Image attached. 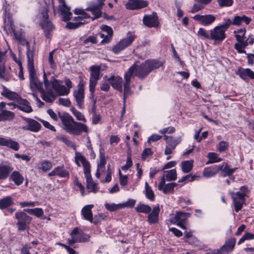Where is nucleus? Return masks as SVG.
Returning <instances> with one entry per match:
<instances>
[{
  "label": "nucleus",
  "instance_id": "nucleus-1",
  "mask_svg": "<svg viewBox=\"0 0 254 254\" xmlns=\"http://www.w3.org/2000/svg\"><path fill=\"white\" fill-rule=\"evenodd\" d=\"M60 118L63 124V128L71 134L80 135L82 132H89V128L86 125L75 122L67 113L61 115Z\"/></svg>",
  "mask_w": 254,
  "mask_h": 254
},
{
  "label": "nucleus",
  "instance_id": "nucleus-2",
  "mask_svg": "<svg viewBox=\"0 0 254 254\" xmlns=\"http://www.w3.org/2000/svg\"><path fill=\"white\" fill-rule=\"evenodd\" d=\"M161 63L156 61H146L138 64L136 63L131 65L127 72L130 70V77L136 76L140 79H143L152 70L160 67Z\"/></svg>",
  "mask_w": 254,
  "mask_h": 254
},
{
  "label": "nucleus",
  "instance_id": "nucleus-3",
  "mask_svg": "<svg viewBox=\"0 0 254 254\" xmlns=\"http://www.w3.org/2000/svg\"><path fill=\"white\" fill-rule=\"evenodd\" d=\"M26 45L27 57L28 59V69L29 74V78L30 80V87L33 90H38L40 91H43L42 83L38 79L34 68V52L30 50L29 42L25 41L23 45Z\"/></svg>",
  "mask_w": 254,
  "mask_h": 254
},
{
  "label": "nucleus",
  "instance_id": "nucleus-4",
  "mask_svg": "<svg viewBox=\"0 0 254 254\" xmlns=\"http://www.w3.org/2000/svg\"><path fill=\"white\" fill-rule=\"evenodd\" d=\"M48 8L47 6L43 8L42 11L39 14L38 17L41 19L40 25L44 30L45 36L47 38H50V32L53 31L55 27L50 21L49 20L48 14Z\"/></svg>",
  "mask_w": 254,
  "mask_h": 254
},
{
  "label": "nucleus",
  "instance_id": "nucleus-5",
  "mask_svg": "<svg viewBox=\"0 0 254 254\" xmlns=\"http://www.w3.org/2000/svg\"><path fill=\"white\" fill-rule=\"evenodd\" d=\"M74 13L76 14L80 15L76 18V20H78L76 22H67L66 27L68 29H75L80 25L88 23L87 19L91 18L90 16L86 13L83 9H75Z\"/></svg>",
  "mask_w": 254,
  "mask_h": 254
},
{
  "label": "nucleus",
  "instance_id": "nucleus-6",
  "mask_svg": "<svg viewBox=\"0 0 254 254\" xmlns=\"http://www.w3.org/2000/svg\"><path fill=\"white\" fill-rule=\"evenodd\" d=\"M15 218L18 220L16 224L18 230L24 231L29 227L32 218L23 211H18L15 214Z\"/></svg>",
  "mask_w": 254,
  "mask_h": 254
},
{
  "label": "nucleus",
  "instance_id": "nucleus-7",
  "mask_svg": "<svg viewBox=\"0 0 254 254\" xmlns=\"http://www.w3.org/2000/svg\"><path fill=\"white\" fill-rule=\"evenodd\" d=\"M44 81L45 86L46 88V91L43 89V91H40L41 93V97L43 100L48 103L53 102L56 98V95L55 94L53 90L51 89H49V82L46 75L45 73L44 74Z\"/></svg>",
  "mask_w": 254,
  "mask_h": 254
},
{
  "label": "nucleus",
  "instance_id": "nucleus-8",
  "mask_svg": "<svg viewBox=\"0 0 254 254\" xmlns=\"http://www.w3.org/2000/svg\"><path fill=\"white\" fill-rule=\"evenodd\" d=\"M189 213L177 212L175 216L172 218L170 222L177 225L183 229H187V219L190 217Z\"/></svg>",
  "mask_w": 254,
  "mask_h": 254
},
{
  "label": "nucleus",
  "instance_id": "nucleus-9",
  "mask_svg": "<svg viewBox=\"0 0 254 254\" xmlns=\"http://www.w3.org/2000/svg\"><path fill=\"white\" fill-rule=\"evenodd\" d=\"M135 38L136 36L135 35L130 34L128 35L127 38L121 40L113 47V52L116 54L119 53L126 48L130 45Z\"/></svg>",
  "mask_w": 254,
  "mask_h": 254
},
{
  "label": "nucleus",
  "instance_id": "nucleus-10",
  "mask_svg": "<svg viewBox=\"0 0 254 254\" xmlns=\"http://www.w3.org/2000/svg\"><path fill=\"white\" fill-rule=\"evenodd\" d=\"M164 136L166 140V146L164 153L165 155H168L172 153L176 146L181 142V137H174L172 136H168L167 135H164Z\"/></svg>",
  "mask_w": 254,
  "mask_h": 254
},
{
  "label": "nucleus",
  "instance_id": "nucleus-11",
  "mask_svg": "<svg viewBox=\"0 0 254 254\" xmlns=\"http://www.w3.org/2000/svg\"><path fill=\"white\" fill-rule=\"evenodd\" d=\"M210 40L216 43L222 42L226 38L225 31L219 25L209 31Z\"/></svg>",
  "mask_w": 254,
  "mask_h": 254
},
{
  "label": "nucleus",
  "instance_id": "nucleus-12",
  "mask_svg": "<svg viewBox=\"0 0 254 254\" xmlns=\"http://www.w3.org/2000/svg\"><path fill=\"white\" fill-rule=\"evenodd\" d=\"M84 83L83 81H80L78 85V89L74 91L73 96L76 100L77 106L79 108H82L83 105Z\"/></svg>",
  "mask_w": 254,
  "mask_h": 254
},
{
  "label": "nucleus",
  "instance_id": "nucleus-13",
  "mask_svg": "<svg viewBox=\"0 0 254 254\" xmlns=\"http://www.w3.org/2000/svg\"><path fill=\"white\" fill-rule=\"evenodd\" d=\"M50 82L52 85L53 89L58 95H67L69 93V89L65 86L61 85L60 81L56 79L53 76H52V79L50 80Z\"/></svg>",
  "mask_w": 254,
  "mask_h": 254
},
{
  "label": "nucleus",
  "instance_id": "nucleus-14",
  "mask_svg": "<svg viewBox=\"0 0 254 254\" xmlns=\"http://www.w3.org/2000/svg\"><path fill=\"white\" fill-rule=\"evenodd\" d=\"M230 193L233 199V203L235 207V211L238 212L242 209L243 204L245 202L244 194V193H240L239 192L236 193L230 192Z\"/></svg>",
  "mask_w": 254,
  "mask_h": 254
},
{
  "label": "nucleus",
  "instance_id": "nucleus-15",
  "mask_svg": "<svg viewBox=\"0 0 254 254\" xmlns=\"http://www.w3.org/2000/svg\"><path fill=\"white\" fill-rule=\"evenodd\" d=\"M193 19L202 25L208 26L215 20L216 17L211 14L204 15L196 14L193 17Z\"/></svg>",
  "mask_w": 254,
  "mask_h": 254
},
{
  "label": "nucleus",
  "instance_id": "nucleus-16",
  "mask_svg": "<svg viewBox=\"0 0 254 254\" xmlns=\"http://www.w3.org/2000/svg\"><path fill=\"white\" fill-rule=\"evenodd\" d=\"M59 9L63 20L65 21H69L72 15L70 8L66 5L64 0H59Z\"/></svg>",
  "mask_w": 254,
  "mask_h": 254
},
{
  "label": "nucleus",
  "instance_id": "nucleus-17",
  "mask_svg": "<svg viewBox=\"0 0 254 254\" xmlns=\"http://www.w3.org/2000/svg\"><path fill=\"white\" fill-rule=\"evenodd\" d=\"M24 120L26 122L27 125L22 127L23 129L30 130L33 132H38L40 130L41 126L37 121L27 118H24Z\"/></svg>",
  "mask_w": 254,
  "mask_h": 254
},
{
  "label": "nucleus",
  "instance_id": "nucleus-18",
  "mask_svg": "<svg viewBox=\"0 0 254 254\" xmlns=\"http://www.w3.org/2000/svg\"><path fill=\"white\" fill-rule=\"evenodd\" d=\"M107 158V157L105 155L104 149L103 148L100 149V162L98 164V168L95 174V176L97 178H99L101 174L105 171Z\"/></svg>",
  "mask_w": 254,
  "mask_h": 254
},
{
  "label": "nucleus",
  "instance_id": "nucleus-19",
  "mask_svg": "<svg viewBox=\"0 0 254 254\" xmlns=\"http://www.w3.org/2000/svg\"><path fill=\"white\" fill-rule=\"evenodd\" d=\"M148 2L143 0H129L126 4V8L128 9H138L146 7Z\"/></svg>",
  "mask_w": 254,
  "mask_h": 254
},
{
  "label": "nucleus",
  "instance_id": "nucleus-20",
  "mask_svg": "<svg viewBox=\"0 0 254 254\" xmlns=\"http://www.w3.org/2000/svg\"><path fill=\"white\" fill-rule=\"evenodd\" d=\"M0 145L6 146L14 151H18L20 148V145L17 141L10 138L3 137H0Z\"/></svg>",
  "mask_w": 254,
  "mask_h": 254
},
{
  "label": "nucleus",
  "instance_id": "nucleus-21",
  "mask_svg": "<svg viewBox=\"0 0 254 254\" xmlns=\"http://www.w3.org/2000/svg\"><path fill=\"white\" fill-rule=\"evenodd\" d=\"M84 174L86 180V187L88 190V192H96L98 190V188L97 185L93 181L91 178L90 170L84 173Z\"/></svg>",
  "mask_w": 254,
  "mask_h": 254
},
{
  "label": "nucleus",
  "instance_id": "nucleus-22",
  "mask_svg": "<svg viewBox=\"0 0 254 254\" xmlns=\"http://www.w3.org/2000/svg\"><path fill=\"white\" fill-rule=\"evenodd\" d=\"M130 70L128 72H126L124 75L125 82L124 83V100L125 102L126 98L127 96L131 94V92L130 89V83L131 82Z\"/></svg>",
  "mask_w": 254,
  "mask_h": 254
},
{
  "label": "nucleus",
  "instance_id": "nucleus-23",
  "mask_svg": "<svg viewBox=\"0 0 254 254\" xmlns=\"http://www.w3.org/2000/svg\"><path fill=\"white\" fill-rule=\"evenodd\" d=\"M157 16L156 14L145 15L143 22L144 25L148 27H156L158 25Z\"/></svg>",
  "mask_w": 254,
  "mask_h": 254
},
{
  "label": "nucleus",
  "instance_id": "nucleus-24",
  "mask_svg": "<svg viewBox=\"0 0 254 254\" xmlns=\"http://www.w3.org/2000/svg\"><path fill=\"white\" fill-rule=\"evenodd\" d=\"M109 83L115 89L122 92L123 79L119 76H112L108 79Z\"/></svg>",
  "mask_w": 254,
  "mask_h": 254
},
{
  "label": "nucleus",
  "instance_id": "nucleus-25",
  "mask_svg": "<svg viewBox=\"0 0 254 254\" xmlns=\"http://www.w3.org/2000/svg\"><path fill=\"white\" fill-rule=\"evenodd\" d=\"M13 168L10 164H0V180H4L9 176Z\"/></svg>",
  "mask_w": 254,
  "mask_h": 254
},
{
  "label": "nucleus",
  "instance_id": "nucleus-26",
  "mask_svg": "<svg viewBox=\"0 0 254 254\" xmlns=\"http://www.w3.org/2000/svg\"><path fill=\"white\" fill-rule=\"evenodd\" d=\"M177 178V174L175 169H172L169 171L165 172V174L161 179V185L160 187L164 184H165V181H175Z\"/></svg>",
  "mask_w": 254,
  "mask_h": 254
},
{
  "label": "nucleus",
  "instance_id": "nucleus-27",
  "mask_svg": "<svg viewBox=\"0 0 254 254\" xmlns=\"http://www.w3.org/2000/svg\"><path fill=\"white\" fill-rule=\"evenodd\" d=\"M102 6L101 3V4H92L87 9V10L91 11L94 15L93 17H91L92 21L101 16Z\"/></svg>",
  "mask_w": 254,
  "mask_h": 254
},
{
  "label": "nucleus",
  "instance_id": "nucleus-28",
  "mask_svg": "<svg viewBox=\"0 0 254 254\" xmlns=\"http://www.w3.org/2000/svg\"><path fill=\"white\" fill-rule=\"evenodd\" d=\"M93 207V204L86 205L81 210V214L83 218L91 223L93 222V215L91 210Z\"/></svg>",
  "mask_w": 254,
  "mask_h": 254
},
{
  "label": "nucleus",
  "instance_id": "nucleus-29",
  "mask_svg": "<svg viewBox=\"0 0 254 254\" xmlns=\"http://www.w3.org/2000/svg\"><path fill=\"white\" fill-rule=\"evenodd\" d=\"M159 212L160 208L159 205L154 207L152 212L148 215V221L149 224H152L158 222Z\"/></svg>",
  "mask_w": 254,
  "mask_h": 254
},
{
  "label": "nucleus",
  "instance_id": "nucleus-30",
  "mask_svg": "<svg viewBox=\"0 0 254 254\" xmlns=\"http://www.w3.org/2000/svg\"><path fill=\"white\" fill-rule=\"evenodd\" d=\"M80 161L84 167V173L90 170V165L86 158L79 152H76L75 156V161Z\"/></svg>",
  "mask_w": 254,
  "mask_h": 254
},
{
  "label": "nucleus",
  "instance_id": "nucleus-31",
  "mask_svg": "<svg viewBox=\"0 0 254 254\" xmlns=\"http://www.w3.org/2000/svg\"><path fill=\"white\" fill-rule=\"evenodd\" d=\"M238 43L235 45V49L240 54L245 53L246 52L245 49L247 46V42L246 41V38H236Z\"/></svg>",
  "mask_w": 254,
  "mask_h": 254
},
{
  "label": "nucleus",
  "instance_id": "nucleus-32",
  "mask_svg": "<svg viewBox=\"0 0 254 254\" xmlns=\"http://www.w3.org/2000/svg\"><path fill=\"white\" fill-rule=\"evenodd\" d=\"M220 167L221 175L223 177L231 175L237 169V168H230L227 163H223L222 165H218Z\"/></svg>",
  "mask_w": 254,
  "mask_h": 254
},
{
  "label": "nucleus",
  "instance_id": "nucleus-33",
  "mask_svg": "<svg viewBox=\"0 0 254 254\" xmlns=\"http://www.w3.org/2000/svg\"><path fill=\"white\" fill-rule=\"evenodd\" d=\"M11 68H6L5 64L0 65V78L8 80L11 78Z\"/></svg>",
  "mask_w": 254,
  "mask_h": 254
},
{
  "label": "nucleus",
  "instance_id": "nucleus-34",
  "mask_svg": "<svg viewBox=\"0 0 254 254\" xmlns=\"http://www.w3.org/2000/svg\"><path fill=\"white\" fill-rule=\"evenodd\" d=\"M103 30L107 32V35H105L103 33L99 34L100 37L103 39L101 41V43H108L111 39V37L113 34V30L111 27L106 25L103 26Z\"/></svg>",
  "mask_w": 254,
  "mask_h": 254
},
{
  "label": "nucleus",
  "instance_id": "nucleus-35",
  "mask_svg": "<svg viewBox=\"0 0 254 254\" xmlns=\"http://www.w3.org/2000/svg\"><path fill=\"white\" fill-rule=\"evenodd\" d=\"M220 169L218 165L211 168H205L203 172V176L206 178H210L216 175L220 171Z\"/></svg>",
  "mask_w": 254,
  "mask_h": 254
},
{
  "label": "nucleus",
  "instance_id": "nucleus-36",
  "mask_svg": "<svg viewBox=\"0 0 254 254\" xmlns=\"http://www.w3.org/2000/svg\"><path fill=\"white\" fill-rule=\"evenodd\" d=\"M238 74L241 78L245 80H247L248 78L254 79V72L249 68L239 69Z\"/></svg>",
  "mask_w": 254,
  "mask_h": 254
},
{
  "label": "nucleus",
  "instance_id": "nucleus-37",
  "mask_svg": "<svg viewBox=\"0 0 254 254\" xmlns=\"http://www.w3.org/2000/svg\"><path fill=\"white\" fill-rule=\"evenodd\" d=\"M252 21L250 17L244 15L242 16H235L234 17L233 23L234 25H240L242 22H245L246 24H249Z\"/></svg>",
  "mask_w": 254,
  "mask_h": 254
},
{
  "label": "nucleus",
  "instance_id": "nucleus-38",
  "mask_svg": "<svg viewBox=\"0 0 254 254\" xmlns=\"http://www.w3.org/2000/svg\"><path fill=\"white\" fill-rule=\"evenodd\" d=\"M161 182L158 185V189L160 190H162L163 193L167 194L172 192L174 189L176 187L178 184L175 183H171L167 184H164L160 187Z\"/></svg>",
  "mask_w": 254,
  "mask_h": 254
},
{
  "label": "nucleus",
  "instance_id": "nucleus-39",
  "mask_svg": "<svg viewBox=\"0 0 254 254\" xmlns=\"http://www.w3.org/2000/svg\"><path fill=\"white\" fill-rule=\"evenodd\" d=\"M71 236H74L76 239H79L81 241L77 243L85 242L88 241L89 236L83 233H79L77 228H74L70 234Z\"/></svg>",
  "mask_w": 254,
  "mask_h": 254
},
{
  "label": "nucleus",
  "instance_id": "nucleus-40",
  "mask_svg": "<svg viewBox=\"0 0 254 254\" xmlns=\"http://www.w3.org/2000/svg\"><path fill=\"white\" fill-rule=\"evenodd\" d=\"M10 179L14 182L17 186L21 185L24 181V178L18 171H14L11 174Z\"/></svg>",
  "mask_w": 254,
  "mask_h": 254
},
{
  "label": "nucleus",
  "instance_id": "nucleus-41",
  "mask_svg": "<svg viewBox=\"0 0 254 254\" xmlns=\"http://www.w3.org/2000/svg\"><path fill=\"white\" fill-rule=\"evenodd\" d=\"M193 160H187L181 162V165L182 171L184 173L190 172L193 168Z\"/></svg>",
  "mask_w": 254,
  "mask_h": 254
},
{
  "label": "nucleus",
  "instance_id": "nucleus-42",
  "mask_svg": "<svg viewBox=\"0 0 254 254\" xmlns=\"http://www.w3.org/2000/svg\"><path fill=\"white\" fill-rule=\"evenodd\" d=\"M90 80L97 81L99 77L100 67L97 66H92L90 68Z\"/></svg>",
  "mask_w": 254,
  "mask_h": 254
},
{
  "label": "nucleus",
  "instance_id": "nucleus-43",
  "mask_svg": "<svg viewBox=\"0 0 254 254\" xmlns=\"http://www.w3.org/2000/svg\"><path fill=\"white\" fill-rule=\"evenodd\" d=\"M14 118V113L5 110H2L0 113V120L11 121Z\"/></svg>",
  "mask_w": 254,
  "mask_h": 254
},
{
  "label": "nucleus",
  "instance_id": "nucleus-44",
  "mask_svg": "<svg viewBox=\"0 0 254 254\" xmlns=\"http://www.w3.org/2000/svg\"><path fill=\"white\" fill-rule=\"evenodd\" d=\"M13 204L12 197L10 196H6L0 200V208L4 209Z\"/></svg>",
  "mask_w": 254,
  "mask_h": 254
},
{
  "label": "nucleus",
  "instance_id": "nucleus-45",
  "mask_svg": "<svg viewBox=\"0 0 254 254\" xmlns=\"http://www.w3.org/2000/svg\"><path fill=\"white\" fill-rule=\"evenodd\" d=\"M136 211L138 212L143 213H149L151 211V208L147 205L143 204H138L135 208Z\"/></svg>",
  "mask_w": 254,
  "mask_h": 254
},
{
  "label": "nucleus",
  "instance_id": "nucleus-46",
  "mask_svg": "<svg viewBox=\"0 0 254 254\" xmlns=\"http://www.w3.org/2000/svg\"><path fill=\"white\" fill-rule=\"evenodd\" d=\"M145 194L146 197L150 200L153 201L154 200V193L147 182L145 183Z\"/></svg>",
  "mask_w": 254,
  "mask_h": 254
},
{
  "label": "nucleus",
  "instance_id": "nucleus-47",
  "mask_svg": "<svg viewBox=\"0 0 254 254\" xmlns=\"http://www.w3.org/2000/svg\"><path fill=\"white\" fill-rule=\"evenodd\" d=\"M2 95L11 100L16 99L18 94L15 92H12L5 87L3 88V90L1 93Z\"/></svg>",
  "mask_w": 254,
  "mask_h": 254
},
{
  "label": "nucleus",
  "instance_id": "nucleus-48",
  "mask_svg": "<svg viewBox=\"0 0 254 254\" xmlns=\"http://www.w3.org/2000/svg\"><path fill=\"white\" fill-rule=\"evenodd\" d=\"M235 243V239H229L226 241L225 244L223 246V249H226V252H230L233 250Z\"/></svg>",
  "mask_w": 254,
  "mask_h": 254
},
{
  "label": "nucleus",
  "instance_id": "nucleus-49",
  "mask_svg": "<svg viewBox=\"0 0 254 254\" xmlns=\"http://www.w3.org/2000/svg\"><path fill=\"white\" fill-rule=\"evenodd\" d=\"M207 157L209 158V160L207 162V164L219 162L222 160V159L219 158L216 153L213 152L208 153Z\"/></svg>",
  "mask_w": 254,
  "mask_h": 254
},
{
  "label": "nucleus",
  "instance_id": "nucleus-50",
  "mask_svg": "<svg viewBox=\"0 0 254 254\" xmlns=\"http://www.w3.org/2000/svg\"><path fill=\"white\" fill-rule=\"evenodd\" d=\"M18 108L19 110L26 113H30L32 111V108L29 105V103L26 100L22 101L21 104L18 106Z\"/></svg>",
  "mask_w": 254,
  "mask_h": 254
},
{
  "label": "nucleus",
  "instance_id": "nucleus-51",
  "mask_svg": "<svg viewBox=\"0 0 254 254\" xmlns=\"http://www.w3.org/2000/svg\"><path fill=\"white\" fill-rule=\"evenodd\" d=\"M71 111L78 121L86 122V119L84 116L81 112L77 111L75 108H72L71 109Z\"/></svg>",
  "mask_w": 254,
  "mask_h": 254
},
{
  "label": "nucleus",
  "instance_id": "nucleus-52",
  "mask_svg": "<svg viewBox=\"0 0 254 254\" xmlns=\"http://www.w3.org/2000/svg\"><path fill=\"white\" fill-rule=\"evenodd\" d=\"M55 170L56 175L61 177H66L69 175L68 172L64 169L63 167H57L55 168Z\"/></svg>",
  "mask_w": 254,
  "mask_h": 254
},
{
  "label": "nucleus",
  "instance_id": "nucleus-53",
  "mask_svg": "<svg viewBox=\"0 0 254 254\" xmlns=\"http://www.w3.org/2000/svg\"><path fill=\"white\" fill-rule=\"evenodd\" d=\"M199 177L194 175H191V174H189L186 176H184L181 179L178 181V183H183L186 181L189 182H192L196 178H198Z\"/></svg>",
  "mask_w": 254,
  "mask_h": 254
},
{
  "label": "nucleus",
  "instance_id": "nucleus-54",
  "mask_svg": "<svg viewBox=\"0 0 254 254\" xmlns=\"http://www.w3.org/2000/svg\"><path fill=\"white\" fill-rule=\"evenodd\" d=\"M229 146V143L228 142L225 141H220L217 146V150L220 152H222L226 150Z\"/></svg>",
  "mask_w": 254,
  "mask_h": 254
},
{
  "label": "nucleus",
  "instance_id": "nucleus-55",
  "mask_svg": "<svg viewBox=\"0 0 254 254\" xmlns=\"http://www.w3.org/2000/svg\"><path fill=\"white\" fill-rule=\"evenodd\" d=\"M105 208L111 211H114L117 210L118 209H121V204H110V203H105Z\"/></svg>",
  "mask_w": 254,
  "mask_h": 254
},
{
  "label": "nucleus",
  "instance_id": "nucleus-56",
  "mask_svg": "<svg viewBox=\"0 0 254 254\" xmlns=\"http://www.w3.org/2000/svg\"><path fill=\"white\" fill-rule=\"evenodd\" d=\"M197 35L205 39L210 40V33H209L208 31L203 28H199L197 31Z\"/></svg>",
  "mask_w": 254,
  "mask_h": 254
},
{
  "label": "nucleus",
  "instance_id": "nucleus-57",
  "mask_svg": "<svg viewBox=\"0 0 254 254\" xmlns=\"http://www.w3.org/2000/svg\"><path fill=\"white\" fill-rule=\"evenodd\" d=\"M57 138L65 143L68 146L72 147L73 146V143L64 135H58L57 136Z\"/></svg>",
  "mask_w": 254,
  "mask_h": 254
},
{
  "label": "nucleus",
  "instance_id": "nucleus-58",
  "mask_svg": "<svg viewBox=\"0 0 254 254\" xmlns=\"http://www.w3.org/2000/svg\"><path fill=\"white\" fill-rule=\"evenodd\" d=\"M52 166V164L50 162L44 161L41 163L40 169L44 171H46L50 170Z\"/></svg>",
  "mask_w": 254,
  "mask_h": 254
},
{
  "label": "nucleus",
  "instance_id": "nucleus-59",
  "mask_svg": "<svg viewBox=\"0 0 254 254\" xmlns=\"http://www.w3.org/2000/svg\"><path fill=\"white\" fill-rule=\"evenodd\" d=\"M220 6H230L233 3V0H217Z\"/></svg>",
  "mask_w": 254,
  "mask_h": 254
},
{
  "label": "nucleus",
  "instance_id": "nucleus-60",
  "mask_svg": "<svg viewBox=\"0 0 254 254\" xmlns=\"http://www.w3.org/2000/svg\"><path fill=\"white\" fill-rule=\"evenodd\" d=\"M224 20L225 23L219 26L226 32L230 25H233V21L230 19H225Z\"/></svg>",
  "mask_w": 254,
  "mask_h": 254
},
{
  "label": "nucleus",
  "instance_id": "nucleus-61",
  "mask_svg": "<svg viewBox=\"0 0 254 254\" xmlns=\"http://www.w3.org/2000/svg\"><path fill=\"white\" fill-rule=\"evenodd\" d=\"M135 203V201L133 199H129L127 202L121 204V208L125 207H133Z\"/></svg>",
  "mask_w": 254,
  "mask_h": 254
},
{
  "label": "nucleus",
  "instance_id": "nucleus-62",
  "mask_svg": "<svg viewBox=\"0 0 254 254\" xmlns=\"http://www.w3.org/2000/svg\"><path fill=\"white\" fill-rule=\"evenodd\" d=\"M119 176H120V183L121 186H125L127 184V180L128 177L127 175H123L121 172L119 171Z\"/></svg>",
  "mask_w": 254,
  "mask_h": 254
},
{
  "label": "nucleus",
  "instance_id": "nucleus-63",
  "mask_svg": "<svg viewBox=\"0 0 254 254\" xmlns=\"http://www.w3.org/2000/svg\"><path fill=\"white\" fill-rule=\"evenodd\" d=\"M153 152L149 148L145 149L142 153L141 158L142 160H145L149 156L151 155Z\"/></svg>",
  "mask_w": 254,
  "mask_h": 254
},
{
  "label": "nucleus",
  "instance_id": "nucleus-64",
  "mask_svg": "<svg viewBox=\"0 0 254 254\" xmlns=\"http://www.w3.org/2000/svg\"><path fill=\"white\" fill-rule=\"evenodd\" d=\"M120 141L118 135H111L110 138V143L112 146L117 144Z\"/></svg>",
  "mask_w": 254,
  "mask_h": 254
}]
</instances>
